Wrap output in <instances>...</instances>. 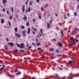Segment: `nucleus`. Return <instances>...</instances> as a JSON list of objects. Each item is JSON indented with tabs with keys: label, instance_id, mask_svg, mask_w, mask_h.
<instances>
[{
	"label": "nucleus",
	"instance_id": "obj_1",
	"mask_svg": "<svg viewBox=\"0 0 79 79\" xmlns=\"http://www.w3.org/2000/svg\"><path fill=\"white\" fill-rule=\"evenodd\" d=\"M17 46L19 47V48H24V43H21L20 44V45H19V44H17Z\"/></svg>",
	"mask_w": 79,
	"mask_h": 79
},
{
	"label": "nucleus",
	"instance_id": "obj_2",
	"mask_svg": "<svg viewBox=\"0 0 79 79\" xmlns=\"http://www.w3.org/2000/svg\"><path fill=\"white\" fill-rule=\"evenodd\" d=\"M57 45L60 47H63V44L61 43V42H58L57 43Z\"/></svg>",
	"mask_w": 79,
	"mask_h": 79
},
{
	"label": "nucleus",
	"instance_id": "obj_3",
	"mask_svg": "<svg viewBox=\"0 0 79 79\" xmlns=\"http://www.w3.org/2000/svg\"><path fill=\"white\" fill-rule=\"evenodd\" d=\"M27 15H23V19L24 21H26L27 20Z\"/></svg>",
	"mask_w": 79,
	"mask_h": 79
},
{
	"label": "nucleus",
	"instance_id": "obj_4",
	"mask_svg": "<svg viewBox=\"0 0 79 79\" xmlns=\"http://www.w3.org/2000/svg\"><path fill=\"white\" fill-rule=\"evenodd\" d=\"M38 15L39 19H40L42 18V14L40 13H38Z\"/></svg>",
	"mask_w": 79,
	"mask_h": 79
},
{
	"label": "nucleus",
	"instance_id": "obj_5",
	"mask_svg": "<svg viewBox=\"0 0 79 79\" xmlns=\"http://www.w3.org/2000/svg\"><path fill=\"white\" fill-rule=\"evenodd\" d=\"M25 11V5L24 4H23V13H24Z\"/></svg>",
	"mask_w": 79,
	"mask_h": 79
},
{
	"label": "nucleus",
	"instance_id": "obj_6",
	"mask_svg": "<svg viewBox=\"0 0 79 79\" xmlns=\"http://www.w3.org/2000/svg\"><path fill=\"white\" fill-rule=\"evenodd\" d=\"M8 45H10V47H13L14 44L13 43H9Z\"/></svg>",
	"mask_w": 79,
	"mask_h": 79
},
{
	"label": "nucleus",
	"instance_id": "obj_7",
	"mask_svg": "<svg viewBox=\"0 0 79 79\" xmlns=\"http://www.w3.org/2000/svg\"><path fill=\"white\" fill-rule=\"evenodd\" d=\"M30 32H31V29H30V28H28L27 34H30Z\"/></svg>",
	"mask_w": 79,
	"mask_h": 79
},
{
	"label": "nucleus",
	"instance_id": "obj_8",
	"mask_svg": "<svg viewBox=\"0 0 79 79\" xmlns=\"http://www.w3.org/2000/svg\"><path fill=\"white\" fill-rule=\"evenodd\" d=\"M72 32L73 34H76L77 32L76 31L74 30V31H72Z\"/></svg>",
	"mask_w": 79,
	"mask_h": 79
},
{
	"label": "nucleus",
	"instance_id": "obj_9",
	"mask_svg": "<svg viewBox=\"0 0 79 79\" xmlns=\"http://www.w3.org/2000/svg\"><path fill=\"white\" fill-rule=\"evenodd\" d=\"M5 22V20L3 19H1V23L2 24H3Z\"/></svg>",
	"mask_w": 79,
	"mask_h": 79
},
{
	"label": "nucleus",
	"instance_id": "obj_10",
	"mask_svg": "<svg viewBox=\"0 0 79 79\" xmlns=\"http://www.w3.org/2000/svg\"><path fill=\"white\" fill-rule=\"evenodd\" d=\"M7 2L6 0H2V3L3 4H5Z\"/></svg>",
	"mask_w": 79,
	"mask_h": 79
},
{
	"label": "nucleus",
	"instance_id": "obj_11",
	"mask_svg": "<svg viewBox=\"0 0 79 79\" xmlns=\"http://www.w3.org/2000/svg\"><path fill=\"white\" fill-rule=\"evenodd\" d=\"M49 50L50 51H51V52H53V51H54V50H55V49L54 48H49Z\"/></svg>",
	"mask_w": 79,
	"mask_h": 79
},
{
	"label": "nucleus",
	"instance_id": "obj_12",
	"mask_svg": "<svg viewBox=\"0 0 79 79\" xmlns=\"http://www.w3.org/2000/svg\"><path fill=\"white\" fill-rule=\"evenodd\" d=\"M70 39L71 40H72V42L74 41V39L73 38V37H71L70 38Z\"/></svg>",
	"mask_w": 79,
	"mask_h": 79
},
{
	"label": "nucleus",
	"instance_id": "obj_13",
	"mask_svg": "<svg viewBox=\"0 0 79 79\" xmlns=\"http://www.w3.org/2000/svg\"><path fill=\"white\" fill-rule=\"evenodd\" d=\"M26 30H24L23 31L22 33L23 35H25L26 34Z\"/></svg>",
	"mask_w": 79,
	"mask_h": 79
},
{
	"label": "nucleus",
	"instance_id": "obj_14",
	"mask_svg": "<svg viewBox=\"0 0 79 79\" xmlns=\"http://www.w3.org/2000/svg\"><path fill=\"white\" fill-rule=\"evenodd\" d=\"M73 62H74V60H70L69 62V64H71Z\"/></svg>",
	"mask_w": 79,
	"mask_h": 79
},
{
	"label": "nucleus",
	"instance_id": "obj_15",
	"mask_svg": "<svg viewBox=\"0 0 79 79\" xmlns=\"http://www.w3.org/2000/svg\"><path fill=\"white\" fill-rule=\"evenodd\" d=\"M15 31L16 32H18V28L17 27L15 28Z\"/></svg>",
	"mask_w": 79,
	"mask_h": 79
},
{
	"label": "nucleus",
	"instance_id": "obj_16",
	"mask_svg": "<svg viewBox=\"0 0 79 79\" xmlns=\"http://www.w3.org/2000/svg\"><path fill=\"white\" fill-rule=\"evenodd\" d=\"M79 77V74H76V75H74V77Z\"/></svg>",
	"mask_w": 79,
	"mask_h": 79
},
{
	"label": "nucleus",
	"instance_id": "obj_17",
	"mask_svg": "<svg viewBox=\"0 0 79 79\" xmlns=\"http://www.w3.org/2000/svg\"><path fill=\"white\" fill-rule=\"evenodd\" d=\"M18 69L17 68H15V71H14V73H16V72H17V71H18Z\"/></svg>",
	"mask_w": 79,
	"mask_h": 79
},
{
	"label": "nucleus",
	"instance_id": "obj_18",
	"mask_svg": "<svg viewBox=\"0 0 79 79\" xmlns=\"http://www.w3.org/2000/svg\"><path fill=\"white\" fill-rule=\"evenodd\" d=\"M33 3V2H32L31 1H30V3H29V5H32V3Z\"/></svg>",
	"mask_w": 79,
	"mask_h": 79
},
{
	"label": "nucleus",
	"instance_id": "obj_19",
	"mask_svg": "<svg viewBox=\"0 0 79 79\" xmlns=\"http://www.w3.org/2000/svg\"><path fill=\"white\" fill-rule=\"evenodd\" d=\"M61 34L62 35H64V33H63V31L61 30Z\"/></svg>",
	"mask_w": 79,
	"mask_h": 79
},
{
	"label": "nucleus",
	"instance_id": "obj_20",
	"mask_svg": "<svg viewBox=\"0 0 79 79\" xmlns=\"http://www.w3.org/2000/svg\"><path fill=\"white\" fill-rule=\"evenodd\" d=\"M73 45H76V43L74 41V40L73 41Z\"/></svg>",
	"mask_w": 79,
	"mask_h": 79
},
{
	"label": "nucleus",
	"instance_id": "obj_21",
	"mask_svg": "<svg viewBox=\"0 0 79 79\" xmlns=\"http://www.w3.org/2000/svg\"><path fill=\"white\" fill-rule=\"evenodd\" d=\"M28 12H30L31 11V7H29V8L28 9Z\"/></svg>",
	"mask_w": 79,
	"mask_h": 79
},
{
	"label": "nucleus",
	"instance_id": "obj_22",
	"mask_svg": "<svg viewBox=\"0 0 79 79\" xmlns=\"http://www.w3.org/2000/svg\"><path fill=\"white\" fill-rule=\"evenodd\" d=\"M47 27L48 29L50 28V25H49V23H47Z\"/></svg>",
	"mask_w": 79,
	"mask_h": 79
},
{
	"label": "nucleus",
	"instance_id": "obj_23",
	"mask_svg": "<svg viewBox=\"0 0 79 79\" xmlns=\"http://www.w3.org/2000/svg\"><path fill=\"white\" fill-rule=\"evenodd\" d=\"M56 78L57 79H62V78L60 77L59 76L56 77Z\"/></svg>",
	"mask_w": 79,
	"mask_h": 79
},
{
	"label": "nucleus",
	"instance_id": "obj_24",
	"mask_svg": "<svg viewBox=\"0 0 79 79\" xmlns=\"http://www.w3.org/2000/svg\"><path fill=\"white\" fill-rule=\"evenodd\" d=\"M4 69V67H2L0 69V71H3Z\"/></svg>",
	"mask_w": 79,
	"mask_h": 79
},
{
	"label": "nucleus",
	"instance_id": "obj_25",
	"mask_svg": "<svg viewBox=\"0 0 79 79\" xmlns=\"http://www.w3.org/2000/svg\"><path fill=\"white\" fill-rule=\"evenodd\" d=\"M21 74V72H19V73H18L17 74V75H19Z\"/></svg>",
	"mask_w": 79,
	"mask_h": 79
},
{
	"label": "nucleus",
	"instance_id": "obj_26",
	"mask_svg": "<svg viewBox=\"0 0 79 79\" xmlns=\"http://www.w3.org/2000/svg\"><path fill=\"white\" fill-rule=\"evenodd\" d=\"M64 19H67V17H66V16L64 14Z\"/></svg>",
	"mask_w": 79,
	"mask_h": 79
},
{
	"label": "nucleus",
	"instance_id": "obj_27",
	"mask_svg": "<svg viewBox=\"0 0 79 79\" xmlns=\"http://www.w3.org/2000/svg\"><path fill=\"white\" fill-rule=\"evenodd\" d=\"M6 65L5 64V63L3 62L2 65V66H5Z\"/></svg>",
	"mask_w": 79,
	"mask_h": 79
},
{
	"label": "nucleus",
	"instance_id": "obj_28",
	"mask_svg": "<svg viewBox=\"0 0 79 79\" xmlns=\"http://www.w3.org/2000/svg\"><path fill=\"white\" fill-rule=\"evenodd\" d=\"M40 44H41L40 43H38L37 44V46H39V45H40Z\"/></svg>",
	"mask_w": 79,
	"mask_h": 79
},
{
	"label": "nucleus",
	"instance_id": "obj_29",
	"mask_svg": "<svg viewBox=\"0 0 79 79\" xmlns=\"http://www.w3.org/2000/svg\"><path fill=\"white\" fill-rule=\"evenodd\" d=\"M26 26H29V22H27V23Z\"/></svg>",
	"mask_w": 79,
	"mask_h": 79
},
{
	"label": "nucleus",
	"instance_id": "obj_30",
	"mask_svg": "<svg viewBox=\"0 0 79 79\" xmlns=\"http://www.w3.org/2000/svg\"><path fill=\"white\" fill-rule=\"evenodd\" d=\"M8 23H9V26H11V23H10V21L8 22Z\"/></svg>",
	"mask_w": 79,
	"mask_h": 79
},
{
	"label": "nucleus",
	"instance_id": "obj_31",
	"mask_svg": "<svg viewBox=\"0 0 79 79\" xmlns=\"http://www.w3.org/2000/svg\"><path fill=\"white\" fill-rule=\"evenodd\" d=\"M77 13H76V12H74V15L75 16H77Z\"/></svg>",
	"mask_w": 79,
	"mask_h": 79
},
{
	"label": "nucleus",
	"instance_id": "obj_32",
	"mask_svg": "<svg viewBox=\"0 0 79 79\" xmlns=\"http://www.w3.org/2000/svg\"><path fill=\"white\" fill-rule=\"evenodd\" d=\"M19 52H24V51L23 50H19Z\"/></svg>",
	"mask_w": 79,
	"mask_h": 79
},
{
	"label": "nucleus",
	"instance_id": "obj_33",
	"mask_svg": "<svg viewBox=\"0 0 79 79\" xmlns=\"http://www.w3.org/2000/svg\"><path fill=\"white\" fill-rule=\"evenodd\" d=\"M37 50H42V49L40 48H38Z\"/></svg>",
	"mask_w": 79,
	"mask_h": 79
},
{
	"label": "nucleus",
	"instance_id": "obj_34",
	"mask_svg": "<svg viewBox=\"0 0 79 79\" xmlns=\"http://www.w3.org/2000/svg\"><path fill=\"white\" fill-rule=\"evenodd\" d=\"M21 27L22 29H24V26L22 25L21 26Z\"/></svg>",
	"mask_w": 79,
	"mask_h": 79
},
{
	"label": "nucleus",
	"instance_id": "obj_35",
	"mask_svg": "<svg viewBox=\"0 0 79 79\" xmlns=\"http://www.w3.org/2000/svg\"><path fill=\"white\" fill-rule=\"evenodd\" d=\"M52 41H56V39H52Z\"/></svg>",
	"mask_w": 79,
	"mask_h": 79
},
{
	"label": "nucleus",
	"instance_id": "obj_36",
	"mask_svg": "<svg viewBox=\"0 0 79 79\" xmlns=\"http://www.w3.org/2000/svg\"><path fill=\"white\" fill-rule=\"evenodd\" d=\"M20 37H21V35H18V37H19V38H20Z\"/></svg>",
	"mask_w": 79,
	"mask_h": 79
},
{
	"label": "nucleus",
	"instance_id": "obj_37",
	"mask_svg": "<svg viewBox=\"0 0 79 79\" xmlns=\"http://www.w3.org/2000/svg\"><path fill=\"white\" fill-rule=\"evenodd\" d=\"M6 40L7 42H8V41H9V40H8V39L7 38H6Z\"/></svg>",
	"mask_w": 79,
	"mask_h": 79
},
{
	"label": "nucleus",
	"instance_id": "obj_38",
	"mask_svg": "<svg viewBox=\"0 0 79 79\" xmlns=\"http://www.w3.org/2000/svg\"><path fill=\"white\" fill-rule=\"evenodd\" d=\"M2 11L5 12V8L3 9L2 10Z\"/></svg>",
	"mask_w": 79,
	"mask_h": 79
},
{
	"label": "nucleus",
	"instance_id": "obj_39",
	"mask_svg": "<svg viewBox=\"0 0 79 79\" xmlns=\"http://www.w3.org/2000/svg\"><path fill=\"white\" fill-rule=\"evenodd\" d=\"M56 77H58V76H58V75L57 74H56Z\"/></svg>",
	"mask_w": 79,
	"mask_h": 79
},
{
	"label": "nucleus",
	"instance_id": "obj_40",
	"mask_svg": "<svg viewBox=\"0 0 79 79\" xmlns=\"http://www.w3.org/2000/svg\"><path fill=\"white\" fill-rule=\"evenodd\" d=\"M12 18H13L12 17V16H11L10 17V19H12Z\"/></svg>",
	"mask_w": 79,
	"mask_h": 79
},
{
	"label": "nucleus",
	"instance_id": "obj_41",
	"mask_svg": "<svg viewBox=\"0 0 79 79\" xmlns=\"http://www.w3.org/2000/svg\"><path fill=\"white\" fill-rule=\"evenodd\" d=\"M28 1H27L26 2V5H27V4H28Z\"/></svg>",
	"mask_w": 79,
	"mask_h": 79
},
{
	"label": "nucleus",
	"instance_id": "obj_42",
	"mask_svg": "<svg viewBox=\"0 0 79 79\" xmlns=\"http://www.w3.org/2000/svg\"><path fill=\"white\" fill-rule=\"evenodd\" d=\"M15 52H18V49H16L15 50Z\"/></svg>",
	"mask_w": 79,
	"mask_h": 79
},
{
	"label": "nucleus",
	"instance_id": "obj_43",
	"mask_svg": "<svg viewBox=\"0 0 79 79\" xmlns=\"http://www.w3.org/2000/svg\"><path fill=\"white\" fill-rule=\"evenodd\" d=\"M61 56V55L60 54L58 55H57L56 56L57 57H59V56Z\"/></svg>",
	"mask_w": 79,
	"mask_h": 79
},
{
	"label": "nucleus",
	"instance_id": "obj_44",
	"mask_svg": "<svg viewBox=\"0 0 79 79\" xmlns=\"http://www.w3.org/2000/svg\"><path fill=\"white\" fill-rule=\"evenodd\" d=\"M6 12L7 14H8V15H9V11L8 10H7Z\"/></svg>",
	"mask_w": 79,
	"mask_h": 79
},
{
	"label": "nucleus",
	"instance_id": "obj_45",
	"mask_svg": "<svg viewBox=\"0 0 79 79\" xmlns=\"http://www.w3.org/2000/svg\"><path fill=\"white\" fill-rule=\"evenodd\" d=\"M40 1V0H36V2H37V3H39V1Z\"/></svg>",
	"mask_w": 79,
	"mask_h": 79
},
{
	"label": "nucleus",
	"instance_id": "obj_46",
	"mask_svg": "<svg viewBox=\"0 0 79 79\" xmlns=\"http://www.w3.org/2000/svg\"><path fill=\"white\" fill-rule=\"evenodd\" d=\"M26 47H29V44H28V43H27V44Z\"/></svg>",
	"mask_w": 79,
	"mask_h": 79
},
{
	"label": "nucleus",
	"instance_id": "obj_47",
	"mask_svg": "<svg viewBox=\"0 0 79 79\" xmlns=\"http://www.w3.org/2000/svg\"><path fill=\"white\" fill-rule=\"evenodd\" d=\"M75 41L77 43L78 42V39L76 40Z\"/></svg>",
	"mask_w": 79,
	"mask_h": 79
},
{
	"label": "nucleus",
	"instance_id": "obj_48",
	"mask_svg": "<svg viewBox=\"0 0 79 79\" xmlns=\"http://www.w3.org/2000/svg\"><path fill=\"white\" fill-rule=\"evenodd\" d=\"M40 32H41V33H42V32H43V30H42V29H41L40 30Z\"/></svg>",
	"mask_w": 79,
	"mask_h": 79
},
{
	"label": "nucleus",
	"instance_id": "obj_49",
	"mask_svg": "<svg viewBox=\"0 0 79 79\" xmlns=\"http://www.w3.org/2000/svg\"><path fill=\"white\" fill-rule=\"evenodd\" d=\"M32 33L33 34H34V35H35V32L34 31H32Z\"/></svg>",
	"mask_w": 79,
	"mask_h": 79
},
{
	"label": "nucleus",
	"instance_id": "obj_50",
	"mask_svg": "<svg viewBox=\"0 0 79 79\" xmlns=\"http://www.w3.org/2000/svg\"><path fill=\"white\" fill-rule=\"evenodd\" d=\"M34 31H35V32H36V31H37V29H36V28H34Z\"/></svg>",
	"mask_w": 79,
	"mask_h": 79
},
{
	"label": "nucleus",
	"instance_id": "obj_51",
	"mask_svg": "<svg viewBox=\"0 0 79 79\" xmlns=\"http://www.w3.org/2000/svg\"><path fill=\"white\" fill-rule=\"evenodd\" d=\"M32 48V47L31 46H29L28 47V49H30V48Z\"/></svg>",
	"mask_w": 79,
	"mask_h": 79
},
{
	"label": "nucleus",
	"instance_id": "obj_52",
	"mask_svg": "<svg viewBox=\"0 0 79 79\" xmlns=\"http://www.w3.org/2000/svg\"><path fill=\"white\" fill-rule=\"evenodd\" d=\"M32 44L33 45H35V44L34 43H32Z\"/></svg>",
	"mask_w": 79,
	"mask_h": 79
},
{
	"label": "nucleus",
	"instance_id": "obj_53",
	"mask_svg": "<svg viewBox=\"0 0 79 79\" xmlns=\"http://www.w3.org/2000/svg\"><path fill=\"white\" fill-rule=\"evenodd\" d=\"M67 16H69V15H70V14H69V13H68L67 14Z\"/></svg>",
	"mask_w": 79,
	"mask_h": 79
},
{
	"label": "nucleus",
	"instance_id": "obj_54",
	"mask_svg": "<svg viewBox=\"0 0 79 79\" xmlns=\"http://www.w3.org/2000/svg\"><path fill=\"white\" fill-rule=\"evenodd\" d=\"M35 40H36V41L37 42H38V40L37 38Z\"/></svg>",
	"mask_w": 79,
	"mask_h": 79
},
{
	"label": "nucleus",
	"instance_id": "obj_55",
	"mask_svg": "<svg viewBox=\"0 0 79 79\" xmlns=\"http://www.w3.org/2000/svg\"><path fill=\"white\" fill-rule=\"evenodd\" d=\"M56 52H59V51H58V49L56 50Z\"/></svg>",
	"mask_w": 79,
	"mask_h": 79
},
{
	"label": "nucleus",
	"instance_id": "obj_56",
	"mask_svg": "<svg viewBox=\"0 0 79 79\" xmlns=\"http://www.w3.org/2000/svg\"><path fill=\"white\" fill-rule=\"evenodd\" d=\"M42 58H45V56H42Z\"/></svg>",
	"mask_w": 79,
	"mask_h": 79
},
{
	"label": "nucleus",
	"instance_id": "obj_57",
	"mask_svg": "<svg viewBox=\"0 0 79 79\" xmlns=\"http://www.w3.org/2000/svg\"><path fill=\"white\" fill-rule=\"evenodd\" d=\"M49 16H50V14L47 15V17H49Z\"/></svg>",
	"mask_w": 79,
	"mask_h": 79
},
{
	"label": "nucleus",
	"instance_id": "obj_58",
	"mask_svg": "<svg viewBox=\"0 0 79 79\" xmlns=\"http://www.w3.org/2000/svg\"><path fill=\"white\" fill-rule=\"evenodd\" d=\"M26 13H27L28 12L27 11V10L26 9Z\"/></svg>",
	"mask_w": 79,
	"mask_h": 79
},
{
	"label": "nucleus",
	"instance_id": "obj_59",
	"mask_svg": "<svg viewBox=\"0 0 79 79\" xmlns=\"http://www.w3.org/2000/svg\"><path fill=\"white\" fill-rule=\"evenodd\" d=\"M77 30L78 32H79V28H77Z\"/></svg>",
	"mask_w": 79,
	"mask_h": 79
},
{
	"label": "nucleus",
	"instance_id": "obj_60",
	"mask_svg": "<svg viewBox=\"0 0 79 79\" xmlns=\"http://www.w3.org/2000/svg\"><path fill=\"white\" fill-rule=\"evenodd\" d=\"M52 21H50V22H49V23L50 24H52Z\"/></svg>",
	"mask_w": 79,
	"mask_h": 79
},
{
	"label": "nucleus",
	"instance_id": "obj_61",
	"mask_svg": "<svg viewBox=\"0 0 79 79\" xmlns=\"http://www.w3.org/2000/svg\"><path fill=\"white\" fill-rule=\"evenodd\" d=\"M11 9L12 10H13V7H11Z\"/></svg>",
	"mask_w": 79,
	"mask_h": 79
},
{
	"label": "nucleus",
	"instance_id": "obj_62",
	"mask_svg": "<svg viewBox=\"0 0 79 79\" xmlns=\"http://www.w3.org/2000/svg\"><path fill=\"white\" fill-rule=\"evenodd\" d=\"M53 66L55 67L56 66V65H55V63L53 64Z\"/></svg>",
	"mask_w": 79,
	"mask_h": 79
},
{
	"label": "nucleus",
	"instance_id": "obj_63",
	"mask_svg": "<svg viewBox=\"0 0 79 79\" xmlns=\"http://www.w3.org/2000/svg\"><path fill=\"white\" fill-rule=\"evenodd\" d=\"M41 10H42V11H44V9H43V8H41Z\"/></svg>",
	"mask_w": 79,
	"mask_h": 79
},
{
	"label": "nucleus",
	"instance_id": "obj_64",
	"mask_svg": "<svg viewBox=\"0 0 79 79\" xmlns=\"http://www.w3.org/2000/svg\"><path fill=\"white\" fill-rule=\"evenodd\" d=\"M77 8H79V4L78 5H77Z\"/></svg>",
	"mask_w": 79,
	"mask_h": 79
}]
</instances>
